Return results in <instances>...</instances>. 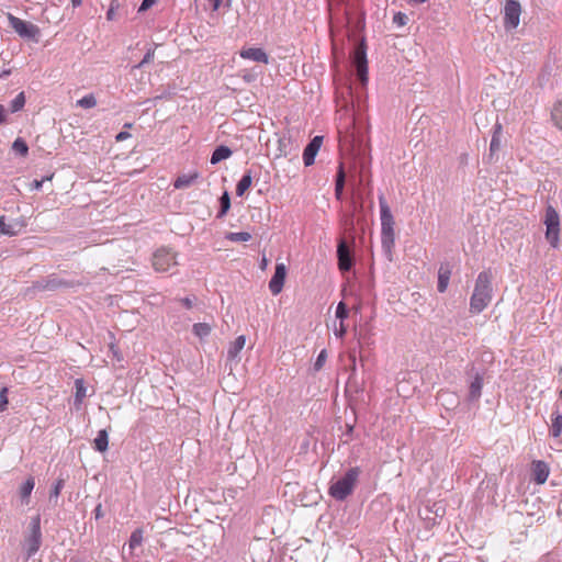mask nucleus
Returning a JSON list of instances; mask_svg holds the SVG:
<instances>
[{"instance_id": "obj_5", "label": "nucleus", "mask_w": 562, "mask_h": 562, "mask_svg": "<svg viewBox=\"0 0 562 562\" xmlns=\"http://www.w3.org/2000/svg\"><path fill=\"white\" fill-rule=\"evenodd\" d=\"M42 541L41 516L36 515L31 518L27 532L24 536L23 549L27 559H31L38 552Z\"/></svg>"}, {"instance_id": "obj_21", "label": "nucleus", "mask_w": 562, "mask_h": 562, "mask_svg": "<svg viewBox=\"0 0 562 562\" xmlns=\"http://www.w3.org/2000/svg\"><path fill=\"white\" fill-rule=\"evenodd\" d=\"M233 155V150L226 145H217L210 158L212 165H217L223 160L228 159Z\"/></svg>"}, {"instance_id": "obj_36", "label": "nucleus", "mask_w": 562, "mask_h": 562, "mask_svg": "<svg viewBox=\"0 0 562 562\" xmlns=\"http://www.w3.org/2000/svg\"><path fill=\"white\" fill-rule=\"evenodd\" d=\"M121 9L120 0H111L109 9L106 11V20L114 21L119 16V10Z\"/></svg>"}, {"instance_id": "obj_2", "label": "nucleus", "mask_w": 562, "mask_h": 562, "mask_svg": "<svg viewBox=\"0 0 562 562\" xmlns=\"http://www.w3.org/2000/svg\"><path fill=\"white\" fill-rule=\"evenodd\" d=\"M492 280H493V274L490 269L483 270L477 274V278H476L475 284H474V290L470 297V312L472 314H480L492 302V299H493Z\"/></svg>"}, {"instance_id": "obj_9", "label": "nucleus", "mask_w": 562, "mask_h": 562, "mask_svg": "<svg viewBox=\"0 0 562 562\" xmlns=\"http://www.w3.org/2000/svg\"><path fill=\"white\" fill-rule=\"evenodd\" d=\"M467 374L471 376V381L469 383V393H468V402L475 403L479 402L482 395L483 381H484V370H476L474 366H472Z\"/></svg>"}, {"instance_id": "obj_25", "label": "nucleus", "mask_w": 562, "mask_h": 562, "mask_svg": "<svg viewBox=\"0 0 562 562\" xmlns=\"http://www.w3.org/2000/svg\"><path fill=\"white\" fill-rule=\"evenodd\" d=\"M562 434V414L557 408L551 414V426L550 435L554 438H559Z\"/></svg>"}, {"instance_id": "obj_7", "label": "nucleus", "mask_w": 562, "mask_h": 562, "mask_svg": "<svg viewBox=\"0 0 562 562\" xmlns=\"http://www.w3.org/2000/svg\"><path fill=\"white\" fill-rule=\"evenodd\" d=\"M336 256L339 271L342 274L349 273L356 265V259L352 248L344 238L338 240Z\"/></svg>"}, {"instance_id": "obj_23", "label": "nucleus", "mask_w": 562, "mask_h": 562, "mask_svg": "<svg viewBox=\"0 0 562 562\" xmlns=\"http://www.w3.org/2000/svg\"><path fill=\"white\" fill-rule=\"evenodd\" d=\"M550 115L553 125L562 131V95L553 102Z\"/></svg>"}, {"instance_id": "obj_49", "label": "nucleus", "mask_w": 562, "mask_h": 562, "mask_svg": "<svg viewBox=\"0 0 562 562\" xmlns=\"http://www.w3.org/2000/svg\"><path fill=\"white\" fill-rule=\"evenodd\" d=\"M180 302H181L182 306L187 310H191L193 307V299L190 296L180 299Z\"/></svg>"}, {"instance_id": "obj_12", "label": "nucleus", "mask_w": 562, "mask_h": 562, "mask_svg": "<svg viewBox=\"0 0 562 562\" xmlns=\"http://www.w3.org/2000/svg\"><path fill=\"white\" fill-rule=\"evenodd\" d=\"M7 25L18 33V35H38L40 29L37 25L23 21L11 13L4 16Z\"/></svg>"}, {"instance_id": "obj_8", "label": "nucleus", "mask_w": 562, "mask_h": 562, "mask_svg": "<svg viewBox=\"0 0 562 562\" xmlns=\"http://www.w3.org/2000/svg\"><path fill=\"white\" fill-rule=\"evenodd\" d=\"M177 265L176 252H173L171 248H158L153 255V267L157 272H168L170 268Z\"/></svg>"}, {"instance_id": "obj_22", "label": "nucleus", "mask_w": 562, "mask_h": 562, "mask_svg": "<svg viewBox=\"0 0 562 562\" xmlns=\"http://www.w3.org/2000/svg\"><path fill=\"white\" fill-rule=\"evenodd\" d=\"M501 131L502 126L501 124H496L494 126V132L491 138L490 143V153H488V160L492 161L494 156L498 153L501 148Z\"/></svg>"}, {"instance_id": "obj_26", "label": "nucleus", "mask_w": 562, "mask_h": 562, "mask_svg": "<svg viewBox=\"0 0 562 562\" xmlns=\"http://www.w3.org/2000/svg\"><path fill=\"white\" fill-rule=\"evenodd\" d=\"M199 175L196 172L194 173H183L177 177V179L173 182L175 189H186L189 188L194 183Z\"/></svg>"}, {"instance_id": "obj_30", "label": "nucleus", "mask_w": 562, "mask_h": 562, "mask_svg": "<svg viewBox=\"0 0 562 562\" xmlns=\"http://www.w3.org/2000/svg\"><path fill=\"white\" fill-rule=\"evenodd\" d=\"M220 209L217 211V218L224 217L231 209V196L227 191H224L218 199Z\"/></svg>"}, {"instance_id": "obj_54", "label": "nucleus", "mask_w": 562, "mask_h": 562, "mask_svg": "<svg viewBox=\"0 0 562 562\" xmlns=\"http://www.w3.org/2000/svg\"><path fill=\"white\" fill-rule=\"evenodd\" d=\"M207 1H209L210 7L212 8V10H214V11H216L222 4V0H207Z\"/></svg>"}, {"instance_id": "obj_60", "label": "nucleus", "mask_w": 562, "mask_h": 562, "mask_svg": "<svg viewBox=\"0 0 562 562\" xmlns=\"http://www.w3.org/2000/svg\"><path fill=\"white\" fill-rule=\"evenodd\" d=\"M558 514H562V501L559 502Z\"/></svg>"}, {"instance_id": "obj_45", "label": "nucleus", "mask_w": 562, "mask_h": 562, "mask_svg": "<svg viewBox=\"0 0 562 562\" xmlns=\"http://www.w3.org/2000/svg\"><path fill=\"white\" fill-rule=\"evenodd\" d=\"M154 57V49L148 48L147 52L144 54L143 59L138 63L136 67L140 68L145 64L149 63Z\"/></svg>"}, {"instance_id": "obj_47", "label": "nucleus", "mask_w": 562, "mask_h": 562, "mask_svg": "<svg viewBox=\"0 0 562 562\" xmlns=\"http://www.w3.org/2000/svg\"><path fill=\"white\" fill-rule=\"evenodd\" d=\"M131 133L127 131H121L115 135V140L117 143L124 142L131 137Z\"/></svg>"}, {"instance_id": "obj_62", "label": "nucleus", "mask_w": 562, "mask_h": 562, "mask_svg": "<svg viewBox=\"0 0 562 562\" xmlns=\"http://www.w3.org/2000/svg\"><path fill=\"white\" fill-rule=\"evenodd\" d=\"M559 398L562 401V389L559 391Z\"/></svg>"}, {"instance_id": "obj_61", "label": "nucleus", "mask_w": 562, "mask_h": 562, "mask_svg": "<svg viewBox=\"0 0 562 562\" xmlns=\"http://www.w3.org/2000/svg\"><path fill=\"white\" fill-rule=\"evenodd\" d=\"M334 38H335V37H330V40H331L330 45H331V47H333V48H335V47H336V43L334 42Z\"/></svg>"}, {"instance_id": "obj_6", "label": "nucleus", "mask_w": 562, "mask_h": 562, "mask_svg": "<svg viewBox=\"0 0 562 562\" xmlns=\"http://www.w3.org/2000/svg\"><path fill=\"white\" fill-rule=\"evenodd\" d=\"M543 224L546 225V239L549 245L557 249L560 246V216L552 205L546 207Z\"/></svg>"}, {"instance_id": "obj_48", "label": "nucleus", "mask_w": 562, "mask_h": 562, "mask_svg": "<svg viewBox=\"0 0 562 562\" xmlns=\"http://www.w3.org/2000/svg\"><path fill=\"white\" fill-rule=\"evenodd\" d=\"M407 16L406 14L398 12L394 15V22L398 25H404L406 23Z\"/></svg>"}, {"instance_id": "obj_14", "label": "nucleus", "mask_w": 562, "mask_h": 562, "mask_svg": "<svg viewBox=\"0 0 562 562\" xmlns=\"http://www.w3.org/2000/svg\"><path fill=\"white\" fill-rule=\"evenodd\" d=\"M288 268L283 262H278L274 268V273L269 281V290L273 295L281 293L286 279Z\"/></svg>"}, {"instance_id": "obj_53", "label": "nucleus", "mask_w": 562, "mask_h": 562, "mask_svg": "<svg viewBox=\"0 0 562 562\" xmlns=\"http://www.w3.org/2000/svg\"><path fill=\"white\" fill-rule=\"evenodd\" d=\"M346 331H347V329H346V327L344 326V322H340V327H339V329H336V330H335V335H336L337 337H340V338H341V337H344V336H345Z\"/></svg>"}, {"instance_id": "obj_13", "label": "nucleus", "mask_w": 562, "mask_h": 562, "mask_svg": "<svg viewBox=\"0 0 562 562\" xmlns=\"http://www.w3.org/2000/svg\"><path fill=\"white\" fill-rule=\"evenodd\" d=\"M260 173V166L246 169L236 183V195L243 196L251 188L254 179L259 180Z\"/></svg>"}, {"instance_id": "obj_28", "label": "nucleus", "mask_w": 562, "mask_h": 562, "mask_svg": "<svg viewBox=\"0 0 562 562\" xmlns=\"http://www.w3.org/2000/svg\"><path fill=\"white\" fill-rule=\"evenodd\" d=\"M212 331V326L207 323H195L192 326V334L196 336L200 340L205 339L210 336Z\"/></svg>"}, {"instance_id": "obj_51", "label": "nucleus", "mask_w": 562, "mask_h": 562, "mask_svg": "<svg viewBox=\"0 0 562 562\" xmlns=\"http://www.w3.org/2000/svg\"><path fill=\"white\" fill-rule=\"evenodd\" d=\"M93 515L97 520L101 519L104 516V513L102 510V505L100 503L95 506V508L93 510Z\"/></svg>"}, {"instance_id": "obj_41", "label": "nucleus", "mask_w": 562, "mask_h": 562, "mask_svg": "<svg viewBox=\"0 0 562 562\" xmlns=\"http://www.w3.org/2000/svg\"><path fill=\"white\" fill-rule=\"evenodd\" d=\"M9 390L7 386L1 387L0 390V413L7 411L9 400H8Z\"/></svg>"}, {"instance_id": "obj_40", "label": "nucleus", "mask_w": 562, "mask_h": 562, "mask_svg": "<svg viewBox=\"0 0 562 562\" xmlns=\"http://www.w3.org/2000/svg\"><path fill=\"white\" fill-rule=\"evenodd\" d=\"M425 513L431 514L434 517L442 518L445 514V508L441 506H438L437 504H434L432 506H427L425 508Z\"/></svg>"}, {"instance_id": "obj_34", "label": "nucleus", "mask_w": 562, "mask_h": 562, "mask_svg": "<svg viewBox=\"0 0 562 562\" xmlns=\"http://www.w3.org/2000/svg\"><path fill=\"white\" fill-rule=\"evenodd\" d=\"M12 149L15 154L22 157H25L29 154V145L22 137H18L14 139L12 144Z\"/></svg>"}, {"instance_id": "obj_33", "label": "nucleus", "mask_w": 562, "mask_h": 562, "mask_svg": "<svg viewBox=\"0 0 562 562\" xmlns=\"http://www.w3.org/2000/svg\"><path fill=\"white\" fill-rule=\"evenodd\" d=\"M26 102L25 93L21 91L15 95V98L10 102V111L11 113H16L21 111Z\"/></svg>"}, {"instance_id": "obj_3", "label": "nucleus", "mask_w": 562, "mask_h": 562, "mask_svg": "<svg viewBox=\"0 0 562 562\" xmlns=\"http://www.w3.org/2000/svg\"><path fill=\"white\" fill-rule=\"evenodd\" d=\"M380 220H381V245L389 260L395 244L394 217L383 195L379 196Z\"/></svg>"}, {"instance_id": "obj_19", "label": "nucleus", "mask_w": 562, "mask_h": 562, "mask_svg": "<svg viewBox=\"0 0 562 562\" xmlns=\"http://www.w3.org/2000/svg\"><path fill=\"white\" fill-rule=\"evenodd\" d=\"M451 273H452V268L449 262H443L440 265V267L438 269V281H437V290L439 293H445L447 291Z\"/></svg>"}, {"instance_id": "obj_10", "label": "nucleus", "mask_w": 562, "mask_h": 562, "mask_svg": "<svg viewBox=\"0 0 562 562\" xmlns=\"http://www.w3.org/2000/svg\"><path fill=\"white\" fill-rule=\"evenodd\" d=\"M75 286L74 281L59 278L57 274H49L33 283V289L37 291H57L59 289H70Z\"/></svg>"}, {"instance_id": "obj_29", "label": "nucleus", "mask_w": 562, "mask_h": 562, "mask_svg": "<svg viewBox=\"0 0 562 562\" xmlns=\"http://www.w3.org/2000/svg\"><path fill=\"white\" fill-rule=\"evenodd\" d=\"M86 396H87V387L85 385V382L81 379H77L75 381V398H74L75 406H79Z\"/></svg>"}, {"instance_id": "obj_18", "label": "nucleus", "mask_w": 562, "mask_h": 562, "mask_svg": "<svg viewBox=\"0 0 562 562\" xmlns=\"http://www.w3.org/2000/svg\"><path fill=\"white\" fill-rule=\"evenodd\" d=\"M239 56L256 63L269 64L268 54L260 47H243L239 52Z\"/></svg>"}, {"instance_id": "obj_52", "label": "nucleus", "mask_w": 562, "mask_h": 562, "mask_svg": "<svg viewBox=\"0 0 562 562\" xmlns=\"http://www.w3.org/2000/svg\"><path fill=\"white\" fill-rule=\"evenodd\" d=\"M7 122V110L4 105L0 104V125Z\"/></svg>"}, {"instance_id": "obj_1", "label": "nucleus", "mask_w": 562, "mask_h": 562, "mask_svg": "<svg viewBox=\"0 0 562 562\" xmlns=\"http://www.w3.org/2000/svg\"><path fill=\"white\" fill-rule=\"evenodd\" d=\"M349 53L350 77L347 79L346 91L348 100L346 106L351 109V137L352 142L361 146L370 130L367 110V86L369 81L367 42L366 37H357Z\"/></svg>"}, {"instance_id": "obj_15", "label": "nucleus", "mask_w": 562, "mask_h": 562, "mask_svg": "<svg viewBox=\"0 0 562 562\" xmlns=\"http://www.w3.org/2000/svg\"><path fill=\"white\" fill-rule=\"evenodd\" d=\"M323 136H314L303 149L302 159L305 167L314 165L315 158L321 149Z\"/></svg>"}, {"instance_id": "obj_56", "label": "nucleus", "mask_w": 562, "mask_h": 562, "mask_svg": "<svg viewBox=\"0 0 562 562\" xmlns=\"http://www.w3.org/2000/svg\"><path fill=\"white\" fill-rule=\"evenodd\" d=\"M268 266V259L266 258V256H262L260 262H259V267L260 269L265 270Z\"/></svg>"}, {"instance_id": "obj_64", "label": "nucleus", "mask_w": 562, "mask_h": 562, "mask_svg": "<svg viewBox=\"0 0 562 562\" xmlns=\"http://www.w3.org/2000/svg\"><path fill=\"white\" fill-rule=\"evenodd\" d=\"M10 71H3L2 76H8Z\"/></svg>"}, {"instance_id": "obj_17", "label": "nucleus", "mask_w": 562, "mask_h": 562, "mask_svg": "<svg viewBox=\"0 0 562 562\" xmlns=\"http://www.w3.org/2000/svg\"><path fill=\"white\" fill-rule=\"evenodd\" d=\"M26 226V222L24 218L19 217L11 221V223H5V216H0V234L5 236H16L24 227Z\"/></svg>"}, {"instance_id": "obj_46", "label": "nucleus", "mask_w": 562, "mask_h": 562, "mask_svg": "<svg viewBox=\"0 0 562 562\" xmlns=\"http://www.w3.org/2000/svg\"><path fill=\"white\" fill-rule=\"evenodd\" d=\"M344 171H342V168H340V172H339V176H338V179L336 181V194L339 195L341 193V190H342V187H344V182H345V179H344Z\"/></svg>"}, {"instance_id": "obj_35", "label": "nucleus", "mask_w": 562, "mask_h": 562, "mask_svg": "<svg viewBox=\"0 0 562 562\" xmlns=\"http://www.w3.org/2000/svg\"><path fill=\"white\" fill-rule=\"evenodd\" d=\"M226 239L233 243H243L251 239L248 232H232L226 235Z\"/></svg>"}, {"instance_id": "obj_11", "label": "nucleus", "mask_w": 562, "mask_h": 562, "mask_svg": "<svg viewBox=\"0 0 562 562\" xmlns=\"http://www.w3.org/2000/svg\"><path fill=\"white\" fill-rule=\"evenodd\" d=\"M521 5L517 0H507L504 5V25L512 31L519 25Z\"/></svg>"}, {"instance_id": "obj_27", "label": "nucleus", "mask_w": 562, "mask_h": 562, "mask_svg": "<svg viewBox=\"0 0 562 562\" xmlns=\"http://www.w3.org/2000/svg\"><path fill=\"white\" fill-rule=\"evenodd\" d=\"M246 344V337L244 335H240L236 337V339L231 344L227 356L229 359H235L238 353L243 350Z\"/></svg>"}, {"instance_id": "obj_31", "label": "nucleus", "mask_w": 562, "mask_h": 562, "mask_svg": "<svg viewBox=\"0 0 562 562\" xmlns=\"http://www.w3.org/2000/svg\"><path fill=\"white\" fill-rule=\"evenodd\" d=\"M65 486V479L58 477L52 485L49 491V502L57 503V499Z\"/></svg>"}, {"instance_id": "obj_38", "label": "nucleus", "mask_w": 562, "mask_h": 562, "mask_svg": "<svg viewBox=\"0 0 562 562\" xmlns=\"http://www.w3.org/2000/svg\"><path fill=\"white\" fill-rule=\"evenodd\" d=\"M335 316L340 322H344L345 319L348 318V316H349V307H348V305L344 301H340L338 303V305L336 307Z\"/></svg>"}, {"instance_id": "obj_42", "label": "nucleus", "mask_w": 562, "mask_h": 562, "mask_svg": "<svg viewBox=\"0 0 562 562\" xmlns=\"http://www.w3.org/2000/svg\"><path fill=\"white\" fill-rule=\"evenodd\" d=\"M160 0H143L138 7L137 12L144 13L148 11L150 8H153L155 4H157Z\"/></svg>"}, {"instance_id": "obj_50", "label": "nucleus", "mask_w": 562, "mask_h": 562, "mask_svg": "<svg viewBox=\"0 0 562 562\" xmlns=\"http://www.w3.org/2000/svg\"><path fill=\"white\" fill-rule=\"evenodd\" d=\"M353 434H355V424H349L347 423L346 424V430H345V436L348 437L349 439H352L353 438Z\"/></svg>"}, {"instance_id": "obj_16", "label": "nucleus", "mask_w": 562, "mask_h": 562, "mask_svg": "<svg viewBox=\"0 0 562 562\" xmlns=\"http://www.w3.org/2000/svg\"><path fill=\"white\" fill-rule=\"evenodd\" d=\"M530 479L535 484L542 485L548 480L550 469L547 462L535 460L531 463Z\"/></svg>"}, {"instance_id": "obj_63", "label": "nucleus", "mask_w": 562, "mask_h": 562, "mask_svg": "<svg viewBox=\"0 0 562 562\" xmlns=\"http://www.w3.org/2000/svg\"><path fill=\"white\" fill-rule=\"evenodd\" d=\"M69 562H80V561L78 559L72 558V559H70Z\"/></svg>"}, {"instance_id": "obj_32", "label": "nucleus", "mask_w": 562, "mask_h": 562, "mask_svg": "<svg viewBox=\"0 0 562 562\" xmlns=\"http://www.w3.org/2000/svg\"><path fill=\"white\" fill-rule=\"evenodd\" d=\"M143 533L144 532L142 528H136L135 530L132 531L128 539V547L131 551H134L137 547L142 544L144 540Z\"/></svg>"}, {"instance_id": "obj_43", "label": "nucleus", "mask_w": 562, "mask_h": 562, "mask_svg": "<svg viewBox=\"0 0 562 562\" xmlns=\"http://www.w3.org/2000/svg\"><path fill=\"white\" fill-rule=\"evenodd\" d=\"M53 176L44 177L42 179H34L31 182V189L35 191H40L43 188V184L46 180H52Z\"/></svg>"}, {"instance_id": "obj_44", "label": "nucleus", "mask_w": 562, "mask_h": 562, "mask_svg": "<svg viewBox=\"0 0 562 562\" xmlns=\"http://www.w3.org/2000/svg\"><path fill=\"white\" fill-rule=\"evenodd\" d=\"M425 527L426 528H432L435 525H437V518L434 517L431 514L425 513V516H423Z\"/></svg>"}, {"instance_id": "obj_55", "label": "nucleus", "mask_w": 562, "mask_h": 562, "mask_svg": "<svg viewBox=\"0 0 562 562\" xmlns=\"http://www.w3.org/2000/svg\"><path fill=\"white\" fill-rule=\"evenodd\" d=\"M23 38L27 42V44H29V46H30V47H31L33 44H38V43H41V41H40V38H41V37L32 36V37H23Z\"/></svg>"}, {"instance_id": "obj_59", "label": "nucleus", "mask_w": 562, "mask_h": 562, "mask_svg": "<svg viewBox=\"0 0 562 562\" xmlns=\"http://www.w3.org/2000/svg\"><path fill=\"white\" fill-rule=\"evenodd\" d=\"M123 127H124V128H127V130H128V128H132V127H133V123H131V122H126V123H124Z\"/></svg>"}, {"instance_id": "obj_4", "label": "nucleus", "mask_w": 562, "mask_h": 562, "mask_svg": "<svg viewBox=\"0 0 562 562\" xmlns=\"http://www.w3.org/2000/svg\"><path fill=\"white\" fill-rule=\"evenodd\" d=\"M360 473L359 467L349 468L342 476L330 482L328 495L337 502L346 501L353 494Z\"/></svg>"}, {"instance_id": "obj_20", "label": "nucleus", "mask_w": 562, "mask_h": 562, "mask_svg": "<svg viewBox=\"0 0 562 562\" xmlns=\"http://www.w3.org/2000/svg\"><path fill=\"white\" fill-rule=\"evenodd\" d=\"M35 487V479L29 476L19 487L18 494L22 505H29L31 502V495Z\"/></svg>"}, {"instance_id": "obj_37", "label": "nucleus", "mask_w": 562, "mask_h": 562, "mask_svg": "<svg viewBox=\"0 0 562 562\" xmlns=\"http://www.w3.org/2000/svg\"><path fill=\"white\" fill-rule=\"evenodd\" d=\"M97 105V99L92 93L83 95L77 101V106L82 109H91Z\"/></svg>"}, {"instance_id": "obj_58", "label": "nucleus", "mask_w": 562, "mask_h": 562, "mask_svg": "<svg viewBox=\"0 0 562 562\" xmlns=\"http://www.w3.org/2000/svg\"><path fill=\"white\" fill-rule=\"evenodd\" d=\"M71 4L74 8L80 7L82 4V0H71Z\"/></svg>"}, {"instance_id": "obj_57", "label": "nucleus", "mask_w": 562, "mask_h": 562, "mask_svg": "<svg viewBox=\"0 0 562 562\" xmlns=\"http://www.w3.org/2000/svg\"><path fill=\"white\" fill-rule=\"evenodd\" d=\"M539 562H558L555 559L549 557V555H543Z\"/></svg>"}, {"instance_id": "obj_24", "label": "nucleus", "mask_w": 562, "mask_h": 562, "mask_svg": "<svg viewBox=\"0 0 562 562\" xmlns=\"http://www.w3.org/2000/svg\"><path fill=\"white\" fill-rule=\"evenodd\" d=\"M93 449L98 452H105L109 449V432L106 429H100L93 439Z\"/></svg>"}, {"instance_id": "obj_39", "label": "nucleus", "mask_w": 562, "mask_h": 562, "mask_svg": "<svg viewBox=\"0 0 562 562\" xmlns=\"http://www.w3.org/2000/svg\"><path fill=\"white\" fill-rule=\"evenodd\" d=\"M326 359H327V350L326 349H322L319 351V353L317 355L316 357V360L313 364V370L315 372H318L319 370H322V368L324 367L325 362H326Z\"/></svg>"}]
</instances>
